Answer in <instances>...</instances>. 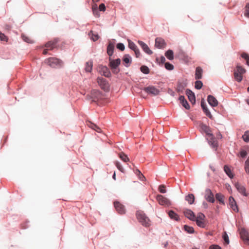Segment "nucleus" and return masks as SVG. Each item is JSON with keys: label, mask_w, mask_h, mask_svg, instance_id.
<instances>
[{"label": "nucleus", "mask_w": 249, "mask_h": 249, "mask_svg": "<svg viewBox=\"0 0 249 249\" xmlns=\"http://www.w3.org/2000/svg\"><path fill=\"white\" fill-rule=\"evenodd\" d=\"M195 196L192 194H188L185 196V200L187 201L189 204H192L195 201Z\"/></svg>", "instance_id": "26"}, {"label": "nucleus", "mask_w": 249, "mask_h": 249, "mask_svg": "<svg viewBox=\"0 0 249 249\" xmlns=\"http://www.w3.org/2000/svg\"><path fill=\"white\" fill-rule=\"evenodd\" d=\"M245 170L247 174H249V156L245 162Z\"/></svg>", "instance_id": "38"}, {"label": "nucleus", "mask_w": 249, "mask_h": 249, "mask_svg": "<svg viewBox=\"0 0 249 249\" xmlns=\"http://www.w3.org/2000/svg\"><path fill=\"white\" fill-rule=\"evenodd\" d=\"M109 66L111 69L113 70V72L118 73L119 71L117 70V67L120 64L121 60L119 58L116 59V60H111L109 58Z\"/></svg>", "instance_id": "9"}, {"label": "nucleus", "mask_w": 249, "mask_h": 249, "mask_svg": "<svg viewBox=\"0 0 249 249\" xmlns=\"http://www.w3.org/2000/svg\"><path fill=\"white\" fill-rule=\"evenodd\" d=\"M97 82L101 88L105 91H108L109 89V85L107 80L102 77H98Z\"/></svg>", "instance_id": "5"}, {"label": "nucleus", "mask_w": 249, "mask_h": 249, "mask_svg": "<svg viewBox=\"0 0 249 249\" xmlns=\"http://www.w3.org/2000/svg\"><path fill=\"white\" fill-rule=\"evenodd\" d=\"M205 216L202 213H198L197 216L196 217L195 221H196V224L198 226L201 228H205L206 226V223L205 221Z\"/></svg>", "instance_id": "6"}, {"label": "nucleus", "mask_w": 249, "mask_h": 249, "mask_svg": "<svg viewBox=\"0 0 249 249\" xmlns=\"http://www.w3.org/2000/svg\"><path fill=\"white\" fill-rule=\"evenodd\" d=\"M186 94L188 96L189 101L192 103L194 104L196 102V97L194 93L190 89H187L186 91Z\"/></svg>", "instance_id": "21"}, {"label": "nucleus", "mask_w": 249, "mask_h": 249, "mask_svg": "<svg viewBox=\"0 0 249 249\" xmlns=\"http://www.w3.org/2000/svg\"><path fill=\"white\" fill-rule=\"evenodd\" d=\"M89 35L94 41L97 40L99 38V36L97 34H94L92 31H90Z\"/></svg>", "instance_id": "34"}, {"label": "nucleus", "mask_w": 249, "mask_h": 249, "mask_svg": "<svg viewBox=\"0 0 249 249\" xmlns=\"http://www.w3.org/2000/svg\"><path fill=\"white\" fill-rule=\"evenodd\" d=\"M143 90L147 93L152 94L154 96L157 95L160 93V90L152 86L144 88Z\"/></svg>", "instance_id": "8"}, {"label": "nucleus", "mask_w": 249, "mask_h": 249, "mask_svg": "<svg viewBox=\"0 0 249 249\" xmlns=\"http://www.w3.org/2000/svg\"><path fill=\"white\" fill-rule=\"evenodd\" d=\"M45 62L53 68H60L63 65V61L55 57H50L46 59Z\"/></svg>", "instance_id": "2"}, {"label": "nucleus", "mask_w": 249, "mask_h": 249, "mask_svg": "<svg viewBox=\"0 0 249 249\" xmlns=\"http://www.w3.org/2000/svg\"><path fill=\"white\" fill-rule=\"evenodd\" d=\"M137 172L139 173L140 179L142 180H143V178H145V177L143 176V175L141 173V172L139 170H137Z\"/></svg>", "instance_id": "56"}, {"label": "nucleus", "mask_w": 249, "mask_h": 249, "mask_svg": "<svg viewBox=\"0 0 249 249\" xmlns=\"http://www.w3.org/2000/svg\"><path fill=\"white\" fill-rule=\"evenodd\" d=\"M166 57L169 60H171L174 59V53L171 50H168L165 53Z\"/></svg>", "instance_id": "30"}, {"label": "nucleus", "mask_w": 249, "mask_h": 249, "mask_svg": "<svg viewBox=\"0 0 249 249\" xmlns=\"http://www.w3.org/2000/svg\"><path fill=\"white\" fill-rule=\"evenodd\" d=\"M229 202L231 209L234 212L237 213L238 212V208L234 199L232 196H230L229 198Z\"/></svg>", "instance_id": "15"}, {"label": "nucleus", "mask_w": 249, "mask_h": 249, "mask_svg": "<svg viewBox=\"0 0 249 249\" xmlns=\"http://www.w3.org/2000/svg\"><path fill=\"white\" fill-rule=\"evenodd\" d=\"M58 42V39L54 38L53 40L50 41L46 43L45 46L46 48H50V50H53V48L56 47V44Z\"/></svg>", "instance_id": "16"}, {"label": "nucleus", "mask_w": 249, "mask_h": 249, "mask_svg": "<svg viewBox=\"0 0 249 249\" xmlns=\"http://www.w3.org/2000/svg\"><path fill=\"white\" fill-rule=\"evenodd\" d=\"M203 70L200 67H197L196 70L195 78L196 79H200L202 77Z\"/></svg>", "instance_id": "24"}, {"label": "nucleus", "mask_w": 249, "mask_h": 249, "mask_svg": "<svg viewBox=\"0 0 249 249\" xmlns=\"http://www.w3.org/2000/svg\"><path fill=\"white\" fill-rule=\"evenodd\" d=\"M159 190L161 193H165L166 189L165 186L164 185H160L159 187Z\"/></svg>", "instance_id": "47"}, {"label": "nucleus", "mask_w": 249, "mask_h": 249, "mask_svg": "<svg viewBox=\"0 0 249 249\" xmlns=\"http://www.w3.org/2000/svg\"><path fill=\"white\" fill-rule=\"evenodd\" d=\"M156 199L161 205L169 206L171 204V201L167 198L160 195L157 196Z\"/></svg>", "instance_id": "7"}, {"label": "nucleus", "mask_w": 249, "mask_h": 249, "mask_svg": "<svg viewBox=\"0 0 249 249\" xmlns=\"http://www.w3.org/2000/svg\"><path fill=\"white\" fill-rule=\"evenodd\" d=\"M93 14L97 18L100 17V14L98 9H95L92 10Z\"/></svg>", "instance_id": "53"}, {"label": "nucleus", "mask_w": 249, "mask_h": 249, "mask_svg": "<svg viewBox=\"0 0 249 249\" xmlns=\"http://www.w3.org/2000/svg\"><path fill=\"white\" fill-rule=\"evenodd\" d=\"M99 72L107 77H109L111 75V73L108 69L106 67L102 65H100L98 68Z\"/></svg>", "instance_id": "10"}, {"label": "nucleus", "mask_w": 249, "mask_h": 249, "mask_svg": "<svg viewBox=\"0 0 249 249\" xmlns=\"http://www.w3.org/2000/svg\"><path fill=\"white\" fill-rule=\"evenodd\" d=\"M243 140L248 142H249V131H247L245 132L244 134L242 136Z\"/></svg>", "instance_id": "37"}, {"label": "nucleus", "mask_w": 249, "mask_h": 249, "mask_svg": "<svg viewBox=\"0 0 249 249\" xmlns=\"http://www.w3.org/2000/svg\"><path fill=\"white\" fill-rule=\"evenodd\" d=\"M179 100L180 103L184 102L186 101V100L185 99L184 96H180L179 97Z\"/></svg>", "instance_id": "57"}, {"label": "nucleus", "mask_w": 249, "mask_h": 249, "mask_svg": "<svg viewBox=\"0 0 249 249\" xmlns=\"http://www.w3.org/2000/svg\"><path fill=\"white\" fill-rule=\"evenodd\" d=\"M0 39L1 41H7V37L2 33L0 32Z\"/></svg>", "instance_id": "49"}, {"label": "nucleus", "mask_w": 249, "mask_h": 249, "mask_svg": "<svg viewBox=\"0 0 249 249\" xmlns=\"http://www.w3.org/2000/svg\"><path fill=\"white\" fill-rule=\"evenodd\" d=\"M224 170L226 174L231 178H232L233 177V175L231 173V170L227 166L225 165L224 167Z\"/></svg>", "instance_id": "31"}, {"label": "nucleus", "mask_w": 249, "mask_h": 249, "mask_svg": "<svg viewBox=\"0 0 249 249\" xmlns=\"http://www.w3.org/2000/svg\"><path fill=\"white\" fill-rule=\"evenodd\" d=\"M98 9L97 5L96 4H94L92 6V10Z\"/></svg>", "instance_id": "58"}, {"label": "nucleus", "mask_w": 249, "mask_h": 249, "mask_svg": "<svg viewBox=\"0 0 249 249\" xmlns=\"http://www.w3.org/2000/svg\"><path fill=\"white\" fill-rule=\"evenodd\" d=\"M114 49V44L113 43L109 42L107 47V53L108 55L111 56L112 55L113 53Z\"/></svg>", "instance_id": "25"}, {"label": "nucleus", "mask_w": 249, "mask_h": 249, "mask_svg": "<svg viewBox=\"0 0 249 249\" xmlns=\"http://www.w3.org/2000/svg\"><path fill=\"white\" fill-rule=\"evenodd\" d=\"M128 46L133 51L137 48V46L134 44V43L130 40H128Z\"/></svg>", "instance_id": "41"}, {"label": "nucleus", "mask_w": 249, "mask_h": 249, "mask_svg": "<svg viewBox=\"0 0 249 249\" xmlns=\"http://www.w3.org/2000/svg\"><path fill=\"white\" fill-rule=\"evenodd\" d=\"M184 214L185 216L189 219L192 221H195L196 219V216L193 212L191 210L189 209L185 210L184 211Z\"/></svg>", "instance_id": "18"}, {"label": "nucleus", "mask_w": 249, "mask_h": 249, "mask_svg": "<svg viewBox=\"0 0 249 249\" xmlns=\"http://www.w3.org/2000/svg\"><path fill=\"white\" fill-rule=\"evenodd\" d=\"M240 156L242 158H245L248 155V152L245 150H242L240 152Z\"/></svg>", "instance_id": "50"}, {"label": "nucleus", "mask_w": 249, "mask_h": 249, "mask_svg": "<svg viewBox=\"0 0 249 249\" xmlns=\"http://www.w3.org/2000/svg\"><path fill=\"white\" fill-rule=\"evenodd\" d=\"M117 48L123 51L124 50L125 47L123 43H119L117 45Z\"/></svg>", "instance_id": "48"}, {"label": "nucleus", "mask_w": 249, "mask_h": 249, "mask_svg": "<svg viewBox=\"0 0 249 249\" xmlns=\"http://www.w3.org/2000/svg\"><path fill=\"white\" fill-rule=\"evenodd\" d=\"M165 67L168 70H172L174 69V66L168 62L165 63Z\"/></svg>", "instance_id": "45"}, {"label": "nucleus", "mask_w": 249, "mask_h": 249, "mask_svg": "<svg viewBox=\"0 0 249 249\" xmlns=\"http://www.w3.org/2000/svg\"><path fill=\"white\" fill-rule=\"evenodd\" d=\"M115 165L117 168L121 172H124V169L121 164L118 161L115 162Z\"/></svg>", "instance_id": "46"}, {"label": "nucleus", "mask_w": 249, "mask_h": 249, "mask_svg": "<svg viewBox=\"0 0 249 249\" xmlns=\"http://www.w3.org/2000/svg\"><path fill=\"white\" fill-rule=\"evenodd\" d=\"M201 106L203 109L204 112L205 113L206 115L208 117H209L210 119H212L213 118L212 115L211 114L210 111L208 110L205 103L202 101L201 102Z\"/></svg>", "instance_id": "20"}, {"label": "nucleus", "mask_w": 249, "mask_h": 249, "mask_svg": "<svg viewBox=\"0 0 249 249\" xmlns=\"http://www.w3.org/2000/svg\"><path fill=\"white\" fill-rule=\"evenodd\" d=\"M99 10L100 11H105L106 10V6L105 5L104 3H101L99 5Z\"/></svg>", "instance_id": "51"}, {"label": "nucleus", "mask_w": 249, "mask_h": 249, "mask_svg": "<svg viewBox=\"0 0 249 249\" xmlns=\"http://www.w3.org/2000/svg\"><path fill=\"white\" fill-rule=\"evenodd\" d=\"M120 158L124 162L128 161L129 160V158L124 153L121 152L119 154Z\"/></svg>", "instance_id": "33"}, {"label": "nucleus", "mask_w": 249, "mask_h": 249, "mask_svg": "<svg viewBox=\"0 0 249 249\" xmlns=\"http://www.w3.org/2000/svg\"><path fill=\"white\" fill-rule=\"evenodd\" d=\"M88 125L89 126V127L92 128V129L95 130L96 131L98 132H101V129L100 127H99L97 125H96L95 124H93L91 122H89V123L88 124Z\"/></svg>", "instance_id": "29"}, {"label": "nucleus", "mask_w": 249, "mask_h": 249, "mask_svg": "<svg viewBox=\"0 0 249 249\" xmlns=\"http://www.w3.org/2000/svg\"><path fill=\"white\" fill-rule=\"evenodd\" d=\"M114 205L116 211L119 213L122 214L125 213L124 206L119 202L115 201L114 202Z\"/></svg>", "instance_id": "12"}, {"label": "nucleus", "mask_w": 249, "mask_h": 249, "mask_svg": "<svg viewBox=\"0 0 249 249\" xmlns=\"http://www.w3.org/2000/svg\"><path fill=\"white\" fill-rule=\"evenodd\" d=\"M134 51L135 53L136 57H138L140 55V52L139 50L137 48L136 50H134Z\"/></svg>", "instance_id": "55"}, {"label": "nucleus", "mask_w": 249, "mask_h": 249, "mask_svg": "<svg viewBox=\"0 0 249 249\" xmlns=\"http://www.w3.org/2000/svg\"><path fill=\"white\" fill-rule=\"evenodd\" d=\"M205 198L208 201L210 202L213 203L214 202L213 194L211 190L209 189H207L205 191Z\"/></svg>", "instance_id": "13"}, {"label": "nucleus", "mask_w": 249, "mask_h": 249, "mask_svg": "<svg viewBox=\"0 0 249 249\" xmlns=\"http://www.w3.org/2000/svg\"><path fill=\"white\" fill-rule=\"evenodd\" d=\"M161 62L163 63L165 61V58L164 56H161L160 58Z\"/></svg>", "instance_id": "60"}, {"label": "nucleus", "mask_w": 249, "mask_h": 249, "mask_svg": "<svg viewBox=\"0 0 249 249\" xmlns=\"http://www.w3.org/2000/svg\"><path fill=\"white\" fill-rule=\"evenodd\" d=\"M209 104L213 107H216L218 105V101L212 95H209L207 99Z\"/></svg>", "instance_id": "19"}, {"label": "nucleus", "mask_w": 249, "mask_h": 249, "mask_svg": "<svg viewBox=\"0 0 249 249\" xmlns=\"http://www.w3.org/2000/svg\"><path fill=\"white\" fill-rule=\"evenodd\" d=\"M155 46L159 49H162L165 47L166 43L165 42L164 40L162 38L158 37L155 39Z\"/></svg>", "instance_id": "14"}, {"label": "nucleus", "mask_w": 249, "mask_h": 249, "mask_svg": "<svg viewBox=\"0 0 249 249\" xmlns=\"http://www.w3.org/2000/svg\"><path fill=\"white\" fill-rule=\"evenodd\" d=\"M112 178H113L114 180H116V173H115V172L114 173V174L113 175V176H112Z\"/></svg>", "instance_id": "62"}, {"label": "nucleus", "mask_w": 249, "mask_h": 249, "mask_svg": "<svg viewBox=\"0 0 249 249\" xmlns=\"http://www.w3.org/2000/svg\"><path fill=\"white\" fill-rule=\"evenodd\" d=\"M92 93V94L95 93V94H97V95L100 94L99 91L98 90H93Z\"/></svg>", "instance_id": "59"}, {"label": "nucleus", "mask_w": 249, "mask_h": 249, "mask_svg": "<svg viewBox=\"0 0 249 249\" xmlns=\"http://www.w3.org/2000/svg\"><path fill=\"white\" fill-rule=\"evenodd\" d=\"M141 71L144 74H148L149 72V69L146 66H142L141 67Z\"/></svg>", "instance_id": "39"}, {"label": "nucleus", "mask_w": 249, "mask_h": 249, "mask_svg": "<svg viewBox=\"0 0 249 249\" xmlns=\"http://www.w3.org/2000/svg\"><path fill=\"white\" fill-rule=\"evenodd\" d=\"M123 62L125 67H128L129 66L132 62L131 56L128 54H125L123 59Z\"/></svg>", "instance_id": "22"}, {"label": "nucleus", "mask_w": 249, "mask_h": 249, "mask_svg": "<svg viewBox=\"0 0 249 249\" xmlns=\"http://www.w3.org/2000/svg\"><path fill=\"white\" fill-rule=\"evenodd\" d=\"M241 56L246 60L247 64L249 66V55L246 53H243Z\"/></svg>", "instance_id": "40"}, {"label": "nucleus", "mask_w": 249, "mask_h": 249, "mask_svg": "<svg viewBox=\"0 0 249 249\" xmlns=\"http://www.w3.org/2000/svg\"><path fill=\"white\" fill-rule=\"evenodd\" d=\"M240 234L241 239L244 241V243L249 245V236L248 231L245 229H241L240 232Z\"/></svg>", "instance_id": "11"}, {"label": "nucleus", "mask_w": 249, "mask_h": 249, "mask_svg": "<svg viewBox=\"0 0 249 249\" xmlns=\"http://www.w3.org/2000/svg\"><path fill=\"white\" fill-rule=\"evenodd\" d=\"M138 43L144 52L148 54H152V51L149 49L148 46L145 43L142 41H138Z\"/></svg>", "instance_id": "17"}, {"label": "nucleus", "mask_w": 249, "mask_h": 249, "mask_svg": "<svg viewBox=\"0 0 249 249\" xmlns=\"http://www.w3.org/2000/svg\"><path fill=\"white\" fill-rule=\"evenodd\" d=\"M21 37H22V38L23 39V40L26 42L30 43H34L33 40H32L29 37H28L24 35H22Z\"/></svg>", "instance_id": "36"}, {"label": "nucleus", "mask_w": 249, "mask_h": 249, "mask_svg": "<svg viewBox=\"0 0 249 249\" xmlns=\"http://www.w3.org/2000/svg\"><path fill=\"white\" fill-rule=\"evenodd\" d=\"M223 238L226 244H229L230 241H229V237H228V235L227 234L226 232H225V231L224 232V234L223 235Z\"/></svg>", "instance_id": "44"}, {"label": "nucleus", "mask_w": 249, "mask_h": 249, "mask_svg": "<svg viewBox=\"0 0 249 249\" xmlns=\"http://www.w3.org/2000/svg\"><path fill=\"white\" fill-rule=\"evenodd\" d=\"M203 86V83L201 81L197 80L195 82V88L197 89H200Z\"/></svg>", "instance_id": "42"}, {"label": "nucleus", "mask_w": 249, "mask_h": 249, "mask_svg": "<svg viewBox=\"0 0 249 249\" xmlns=\"http://www.w3.org/2000/svg\"><path fill=\"white\" fill-rule=\"evenodd\" d=\"M216 199L219 201V202L221 204H224V196L220 194L217 193L215 195Z\"/></svg>", "instance_id": "32"}, {"label": "nucleus", "mask_w": 249, "mask_h": 249, "mask_svg": "<svg viewBox=\"0 0 249 249\" xmlns=\"http://www.w3.org/2000/svg\"><path fill=\"white\" fill-rule=\"evenodd\" d=\"M168 215L169 217L172 219L177 221L179 219L178 215L176 213H175L173 211H170L168 213Z\"/></svg>", "instance_id": "28"}, {"label": "nucleus", "mask_w": 249, "mask_h": 249, "mask_svg": "<svg viewBox=\"0 0 249 249\" xmlns=\"http://www.w3.org/2000/svg\"><path fill=\"white\" fill-rule=\"evenodd\" d=\"M200 131L205 133L207 136V139L209 143L216 150L218 146V142L211 133V130L209 126L202 123L199 125Z\"/></svg>", "instance_id": "1"}, {"label": "nucleus", "mask_w": 249, "mask_h": 249, "mask_svg": "<svg viewBox=\"0 0 249 249\" xmlns=\"http://www.w3.org/2000/svg\"><path fill=\"white\" fill-rule=\"evenodd\" d=\"M209 249H221L218 245H212L210 247Z\"/></svg>", "instance_id": "54"}, {"label": "nucleus", "mask_w": 249, "mask_h": 249, "mask_svg": "<svg viewBox=\"0 0 249 249\" xmlns=\"http://www.w3.org/2000/svg\"><path fill=\"white\" fill-rule=\"evenodd\" d=\"M247 102L248 104L249 105V99L247 100Z\"/></svg>", "instance_id": "64"}, {"label": "nucleus", "mask_w": 249, "mask_h": 249, "mask_svg": "<svg viewBox=\"0 0 249 249\" xmlns=\"http://www.w3.org/2000/svg\"><path fill=\"white\" fill-rule=\"evenodd\" d=\"M47 52H48V49H44L43 52V54H46L47 53Z\"/></svg>", "instance_id": "61"}, {"label": "nucleus", "mask_w": 249, "mask_h": 249, "mask_svg": "<svg viewBox=\"0 0 249 249\" xmlns=\"http://www.w3.org/2000/svg\"><path fill=\"white\" fill-rule=\"evenodd\" d=\"M203 204L204 206V208H207V204L206 203H203Z\"/></svg>", "instance_id": "63"}, {"label": "nucleus", "mask_w": 249, "mask_h": 249, "mask_svg": "<svg viewBox=\"0 0 249 249\" xmlns=\"http://www.w3.org/2000/svg\"><path fill=\"white\" fill-rule=\"evenodd\" d=\"M235 186L236 189L239 191V192H240L241 194H242L244 196H247L248 194L246 193V188L244 186H243L241 184H240L239 183H236Z\"/></svg>", "instance_id": "23"}, {"label": "nucleus", "mask_w": 249, "mask_h": 249, "mask_svg": "<svg viewBox=\"0 0 249 249\" xmlns=\"http://www.w3.org/2000/svg\"><path fill=\"white\" fill-rule=\"evenodd\" d=\"M137 219L144 226L147 227L150 225V221L148 217L142 212H138L136 213Z\"/></svg>", "instance_id": "3"}, {"label": "nucleus", "mask_w": 249, "mask_h": 249, "mask_svg": "<svg viewBox=\"0 0 249 249\" xmlns=\"http://www.w3.org/2000/svg\"><path fill=\"white\" fill-rule=\"evenodd\" d=\"M93 62L92 61H89L86 64L85 70L87 72H91L92 69Z\"/></svg>", "instance_id": "27"}, {"label": "nucleus", "mask_w": 249, "mask_h": 249, "mask_svg": "<svg viewBox=\"0 0 249 249\" xmlns=\"http://www.w3.org/2000/svg\"><path fill=\"white\" fill-rule=\"evenodd\" d=\"M245 9L244 15L246 17L249 18V3L246 4Z\"/></svg>", "instance_id": "43"}, {"label": "nucleus", "mask_w": 249, "mask_h": 249, "mask_svg": "<svg viewBox=\"0 0 249 249\" xmlns=\"http://www.w3.org/2000/svg\"><path fill=\"white\" fill-rule=\"evenodd\" d=\"M246 70L238 64L234 71V77L236 81L240 82L243 79V74L246 72Z\"/></svg>", "instance_id": "4"}, {"label": "nucleus", "mask_w": 249, "mask_h": 249, "mask_svg": "<svg viewBox=\"0 0 249 249\" xmlns=\"http://www.w3.org/2000/svg\"><path fill=\"white\" fill-rule=\"evenodd\" d=\"M182 105L187 109H189L190 108V106L188 103L187 101H185L184 102L181 103Z\"/></svg>", "instance_id": "52"}, {"label": "nucleus", "mask_w": 249, "mask_h": 249, "mask_svg": "<svg viewBox=\"0 0 249 249\" xmlns=\"http://www.w3.org/2000/svg\"><path fill=\"white\" fill-rule=\"evenodd\" d=\"M184 229L185 231H186L188 233H192L194 232V228L192 227L184 225Z\"/></svg>", "instance_id": "35"}]
</instances>
